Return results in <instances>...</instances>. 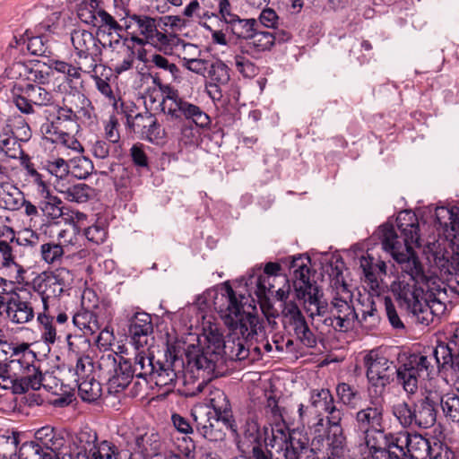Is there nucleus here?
<instances>
[{"instance_id": "nucleus-28", "label": "nucleus", "mask_w": 459, "mask_h": 459, "mask_svg": "<svg viewBox=\"0 0 459 459\" xmlns=\"http://www.w3.org/2000/svg\"><path fill=\"white\" fill-rule=\"evenodd\" d=\"M400 438V445L404 448L405 459H427L429 455L432 438H425L420 434H407Z\"/></svg>"}, {"instance_id": "nucleus-9", "label": "nucleus", "mask_w": 459, "mask_h": 459, "mask_svg": "<svg viewBox=\"0 0 459 459\" xmlns=\"http://www.w3.org/2000/svg\"><path fill=\"white\" fill-rule=\"evenodd\" d=\"M310 263L311 260L307 255H300L292 257L290 268L293 273V286L298 299H305L310 305L316 306V311L312 312L311 316H323L325 307L321 305V290L316 281L311 279Z\"/></svg>"}, {"instance_id": "nucleus-62", "label": "nucleus", "mask_w": 459, "mask_h": 459, "mask_svg": "<svg viewBox=\"0 0 459 459\" xmlns=\"http://www.w3.org/2000/svg\"><path fill=\"white\" fill-rule=\"evenodd\" d=\"M120 53L123 55V59L121 62L117 63L115 67V71L117 74H121L132 68L134 58H135V51L133 46L126 44L124 42L122 50Z\"/></svg>"}, {"instance_id": "nucleus-7", "label": "nucleus", "mask_w": 459, "mask_h": 459, "mask_svg": "<svg viewBox=\"0 0 459 459\" xmlns=\"http://www.w3.org/2000/svg\"><path fill=\"white\" fill-rule=\"evenodd\" d=\"M368 305L362 310L361 318L359 319L352 304V295L346 290L343 296H336L331 302V316L324 319V324L332 326L335 331L346 333L352 330L356 321L367 328L376 326L379 322V315L372 298H368Z\"/></svg>"}, {"instance_id": "nucleus-4", "label": "nucleus", "mask_w": 459, "mask_h": 459, "mask_svg": "<svg viewBox=\"0 0 459 459\" xmlns=\"http://www.w3.org/2000/svg\"><path fill=\"white\" fill-rule=\"evenodd\" d=\"M205 345L202 351L194 358L188 359V363L198 370L206 372L208 376H218L223 370L226 362L242 360L248 357L249 351L242 341L225 342L222 333L216 326L204 329Z\"/></svg>"}, {"instance_id": "nucleus-43", "label": "nucleus", "mask_w": 459, "mask_h": 459, "mask_svg": "<svg viewBox=\"0 0 459 459\" xmlns=\"http://www.w3.org/2000/svg\"><path fill=\"white\" fill-rule=\"evenodd\" d=\"M45 139L55 144H61L62 146L70 149L77 153L83 152V147L82 143L75 138L72 132L70 133H59V134H48L44 135Z\"/></svg>"}, {"instance_id": "nucleus-36", "label": "nucleus", "mask_w": 459, "mask_h": 459, "mask_svg": "<svg viewBox=\"0 0 459 459\" xmlns=\"http://www.w3.org/2000/svg\"><path fill=\"white\" fill-rule=\"evenodd\" d=\"M79 395L84 402L92 403L97 401L101 396V385L94 377L77 380Z\"/></svg>"}, {"instance_id": "nucleus-60", "label": "nucleus", "mask_w": 459, "mask_h": 459, "mask_svg": "<svg viewBox=\"0 0 459 459\" xmlns=\"http://www.w3.org/2000/svg\"><path fill=\"white\" fill-rule=\"evenodd\" d=\"M323 413L316 411L310 404L300 403L298 407V421L306 428L307 425L323 417Z\"/></svg>"}, {"instance_id": "nucleus-44", "label": "nucleus", "mask_w": 459, "mask_h": 459, "mask_svg": "<svg viewBox=\"0 0 459 459\" xmlns=\"http://www.w3.org/2000/svg\"><path fill=\"white\" fill-rule=\"evenodd\" d=\"M392 413L403 428L415 426L414 409L408 403L402 402L393 405Z\"/></svg>"}, {"instance_id": "nucleus-29", "label": "nucleus", "mask_w": 459, "mask_h": 459, "mask_svg": "<svg viewBox=\"0 0 459 459\" xmlns=\"http://www.w3.org/2000/svg\"><path fill=\"white\" fill-rule=\"evenodd\" d=\"M281 323L288 333H293L307 322L296 302L290 301L282 304Z\"/></svg>"}, {"instance_id": "nucleus-16", "label": "nucleus", "mask_w": 459, "mask_h": 459, "mask_svg": "<svg viewBox=\"0 0 459 459\" xmlns=\"http://www.w3.org/2000/svg\"><path fill=\"white\" fill-rule=\"evenodd\" d=\"M20 93L13 96V103L23 114L35 113V107H45L52 103L53 95L40 85L26 83L19 88Z\"/></svg>"}, {"instance_id": "nucleus-38", "label": "nucleus", "mask_w": 459, "mask_h": 459, "mask_svg": "<svg viewBox=\"0 0 459 459\" xmlns=\"http://www.w3.org/2000/svg\"><path fill=\"white\" fill-rule=\"evenodd\" d=\"M275 282L273 281V277H264L251 273L246 282L247 286H255V293L258 299H266L269 294L274 293Z\"/></svg>"}, {"instance_id": "nucleus-59", "label": "nucleus", "mask_w": 459, "mask_h": 459, "mask_svg": "<svg viewBox=\"0 0 459 459\" xmlns=\"http://www.w3.org/2000/svg\"><path fill=\"white\" fill-rule=\"evenodd\" d=\"M14 245L16 242L0 239V268L10 267L15 264Z\"/></svg>"}, {"instance_id": "nucleus-45", "label": "nucleus", "mask_w": 459, "mask_h": 459, "mask_svg": "<svg viewBox=\"0 0 459 459\" xmlns=\"http://www.w3.org/2000/svg\"><path fill=\"white\" fill-rule=\"evenodd\" d=\"M62 244L50 241L40 246L41 258L49 264L60 263L65 254Z\"/></svg>"}, {"instance_id": "nucleus-55", "label": "nucleus", "mask_w": 459, "mask_h": 459, "mask_svg": "<svg viewBox=\"0 0 459 459\" xmlns=\"http://www.w3.org/2000/svg\"><path fill=\"white\" fill-rule=\"evenodd\" d=\"M52 72L49 66L46 69H41L39 64H36L33 66L29 65V74L27 83H33L42 85L48 83L50 80Z\"/></svg>"}, {"instance_id": "nucleus-51", "label": "nucleus", "mask_w": 459, "mask_h": 459, "mask_svg": "<svg viewBox=\"0 0 459 459\" xmlns=\"http://www.w3.org/2000/svg\"><path fill=\"white\" fill-rule=\"evenodd\" d=\"M243 436L252 446L263 444L264 438L258 421L254 418H248L243 428Z\"/></svg>"}, {"instance_id": "nucleus-31", "label": "nucleus", "mask_w": 459, "mask_h": 459, "mask_svg": "<svg viewBox=\"0 0 459 459\" xmlns=\"http://www.w3.org/2000/svg\"><path fill=\"white\" fill-rule=\"evenodd\" d=\"M58 192L68 202L83 204L90 200L94 189L84 183H79L72 186L62 185L58 188Z\"/></svg>"}, {"instance_id": "nucleus-39", "label": "nucleus", "mask_w": 459, "mask_h": 459, "mask_svg": "<svg viewBox=\"0 0 459 459\" xmlns=\"http://www.w3.org/2000/svg\"><path fill=\"white\" fill-rule=\"evenodd\" d=\"M438 403L444 415L453 422H459V395L455 393L439 394Z\"/></svg>"}, {"instance_id": "nucleus-20", "label": "nucleus", "mask_w": 459, "mask_h": 459, "mask_svg": "<svg viewBox=\"0 0 459 459\" xmlns=\"http://www.w3.org/2000/svg\"><path fill=\"white\" fill-rule=\"evenodd\" d=\"M61 106L85 125L91 126L97 122L95 108L91 100L79 91L66 93Z\"/></svg>"}, {"instance_id": "nucleus-18", "label": "nucleus", "mask_w": 459, "mask_h": 459, "mask_svg": "<svg viewBox=\"0 0 459 459\" xmlns=\"http://www.w3.org/2000/svg\"><path fill=\"white\" fill-rule=\"evenodd\" d=\"M191 416L196 431L210 442H221L226 438V428L222 420L212 415L211 411H204L202 409L193 410Z\"/></svg>"}, {"instance_id": "nucleus-53", "label": "nucleus", "mask_w": 459, "mask_h": 459, "mask_svg": "<svg viewBox=\"0 0 459 459\" xmlns=\"http://www.w3.org/2000/svg\"><path fill=\"white\" fill-rule=\"evenodd\" d=\"M19 459H52L33 441L23 443L19 449Z\"/></svg>"}, {"instance_id": "nucleus-34", "label": "nucleus", "mask_w": 459, "mask_h": 459, "mask_svg": "<svg viewBox=\"0 0 459 459\" xmlns=\"http://www.w3.org/2000/svg\"><path fill=\"white\" fill-rule=\"evenodd\" d=\"M55 316L51 314L50 308L37 313V321L41 331V339L48 344H54L57 338L56 329L53 324Z\"/></svg>"}, {"instance_id": "nucleus-47", "label": "nucleus", "mask_w": 459, "mask_h": 459, "mask_svg": "<svg viewBox=\"0 0 459 459\" xmlns=\"http://www.w3.org/2000/svg\"><path fill=\"white\" fill-rule=\"evenodd\" d=\"M70 162V172L79 179L86 178L93 170L91 160L84 156L74 158Z\"/></svg>"}, {"instance_id": "nucleus-58", "label": "nucleus", "mask_w": 459, "mask_h": 459, "mask_svg": "<svg viewBox=\"0 0 459 459\" xmlns=\"http://www.w3.org/2000/svg\"><path fill=\"white\" fill-rule=\"evenodd\" d=\"M5 76L13 81L28 82L29 65L14 62L4 71Z\"/></svg>"}, {"instance_id": "nucleus-56", "label": "nucleus", "mask_w": 459, "mask_h": 459, "mask_svg": "<svg viewBox=\"0 0 459 459\" xmlns=\"http://www.w3.org/2000/svg\"><path fill=\"white\" fill-rule=\"evenodd\" d=\"M454 453L446 444L432 437L431 447L429 448V459H454Z\"/></svg>"}, {"instance_id": "nucleus-12", "label": "nucleus", "mask_w": 459, "mask_h": 459, "mask_svg": "<svg viewBox=\"0 0 459 459\" xmlns=\"http://www.w3.org/2000/svg\"><path fill=\"white\" fill-rule=\"evenodd\" d=\"M100 370L108 376V385L115 393L124 390L135 377L134 364L130 359L117 353L102 355L99 361Z\"/></svg>"}, {"instance_id": "nucleus-32", "label": "nucleus", "mask_w": 459, "mask_h": 459, "mask_svg": "<svg viewBox=\"0 0 459 459\" xmlns=\"http://www.w3.org/2000/svg\"><path fill=\"white\" fill-rule=\"evenodd\" d=\"M325 447L332 458H341L346 448V437L342 429H328Z\"/></svg>"}, {"instance_id": "nucleus-17", "label": "nucleus", "mask_w": 459, "mask_h": 459, "mask_svg": "<svg viewBox=\"0 0 459 459\" xmlns=\"http://www.w3.org/2000/svg\"><path fill=\"white\" fill-rule=\"evenodd\" d=\"M66 342L68 350L71 353L74 354L76 364L74 368V381L83 380L93 377L94 365L92 359L89 355H85L84 351L91 346V342L88 338L82 335H66Z\"/></svg>"}, {"instance_id": "nucleus-37", "label": "nucleus", "mask_w": 459, "mask_h": 459, "mask_svg": "<svg viewBox=\"0 0 459 459\" xmlns=\"http://www.w3.org/2000/svg\"><path fill=\"white\" fill-rule=\"evenodd\" d=\"M273 35L268 30H260L259 25L247 39V47L255 52L270 50L273 46Z\"/></svg>"}, {"instance_id": "nucleus-57", "label": "nucleus", "mask_w": 459, "mask_h": 459, "mask_svg": "<svg viewBox=\"0 0 459 459\" xmlns=\"http://www.w3.org/2000/svg\"><path fill=\"white\" fill-rule=\"evenodd\" d=\"M117 456V447L104 440L99 445L98 449L91 448L89 459H118Z\"/></svg>"}, {"instance_id": "nucleus-19", "label": "nucleus", "mask_w": 459, "mask_h": 459, "mask_svg": "<svg viewBox=\"0 0 459 459\" xmlns=\"http://www.w3.org/2000/svg\"><path fill=\"white\" fill-rule=\"evenodd\" d=\"M128 128L138 134L141 139L152 143H159L165 135L156 116L148 110L136 113L134 118L131 117Z\"/></svg>"}, {"instance_id": "nucleus-35", "label": "nucleus", "mask_w": 459, "mask_h": 459, "mask_svg": "<svg viewBox=\"0 0 459 459\" xmlns=\"http://www.w3.org/2000/svg\"><path fill=\"white\" fill-rule=\"evenodd\" d=\"M24 204V195L13 183L0 189V205L6 210L16 211Z\"/></svg>"}, {"instance_id": "nucleus-6", "label": "nucleus", "mask_w": 459, "mask_h": 459, "mask_svg": "<svg viewBox=\"0 0 459 459\" xmlns=\"http://www.w3.org/2000/svg\"><path fill=\"white\" fill-rule=\"evenodd\" d=\"M183 359L178 354V349L174 345H167L163 359H155L145 351H139L134 357V368L135 377L153 381L158 386L172 385L182 373Z\"/></svg>"}, {"instance_id": "nucleus-23", "label": "nucleus", "mask_w": 459, "mask_h": 459, "mask_svg": "<svg viewBox=\"0 0 459 459\" xmlns=\"http://www.w3.org/2000/svg\"><path fill=\"white\" fill-rule=\"evenodd\" d=\"M32 441L52 459H59L60 451L65 444L62 433L51 426H44L37 429Z\"/></svg>"}, {"instance_id": "nucleus-64", "label": "nucleus", "mask_w": 459, "mask_h": 459, "mask_svg": "<svg viewBox=\"0 0 459 459\" xmlns=\"http://www.w3.org/2000/svg\"><path fill=\"white\" fill-rule=\"evenodd\" d=\"M234 60L237 70L245 77L253 78L258 74V67L246 56L237 55Z\"/></svg>"}, {"instance_id": "nucleus-61", "label": "nucleus", "mask_w": 459, "mask_h": 459, "mask_svg": "<svg viewBox=\"0 0 459 459\" xmlns=\"http://www.w3.org/2000/svg\"><path fill=\"white\" fill-rule=\"evenodd\" d=\"M183 66L197 74L204 75L208 72L210 62L205 59L182 56Z\"/></svg>"}, {"instance_id": "nucleus-10", "label": "nucleus", "mask_w": 459, "mask_h": 459, "mask_svg": "<svg viewBox=\"0 0 459 459\" xmlns=\"http://www.w3.org/2000/svg\"><path fill=\"white\" fill-rule=\"evenodd\" d=\"M163 93L160 102L161 110L164 114L173 118H181L184 117L186 120H191L196 126L206 128L211 124L210 117L197 105L185 100L179 96L178 90L169 85L160 83Z\"/></svg>"}, {"instance_id": "nucleus-48", "label": "nucleus", "mask_w": 459, "mask_h": 459, "mask_svg": "<svg viewBox=\"0 0 459 459\" xmlns=\"http://www.w3.org/2000/svg\"><path fill=\"white\" fill-rule=\"evenodd\" d=\"M336 394L340 402L348 407L353 408L359 396L358 389L348 383L342 382L336 385Z\"/></svg>"}, {"instance_id": "nucleus-30", "label": "nucleus", "mask_w": 459, "mask_h": 459, "mask_svg": "<svg viewBox=\"0 0 459 459\" xmlns=\"http://www.w3.org/2000/svg\"><path fill=\"white\" fill-rule=\"evenodd\" d=\"M433 356L438 368L459 370L458 353L447 343H438L433 351Z\"/></svg>"}, {"instance_id": "nucleus-15", "label": "nucleus", "mask_w": 459, "mask_h": 459, "mask_svg": "<svg viewBox=\"0 0 459 459\" xmlns=\"http://www.w3.org/2000/svg\"><path fill=\"white\" fill-rule=\"evenodd\" d=\"M37 301L38 297L30 291L12 292L8 297L6 318L15 325L31 322L38 313L34 307Z\"/></svg>"}, {"instance_id": "nucleus-11", "label": "nucleus", "mask_w": 459, "mask_h": 459, "mask_svg": "<svg viewBox=\"0 0 459 459\" xmlns=\"http://www.w3.org/2000/svg\"><path fill=\"white\" fill-rule=\"evenodd\" d=\"M71 280L70 271L58 268L54 272H44L32 281V290L42 303V308H49L51 299L60 296Z\"/></svg>"}, {"instance_id": "nucleus-24", "label": "nucleus", "mask_w": 459, "mask_h": 459, "mask_svg": "<svg viewBox=\"0 0 459 459\" xmlns=\"http://www.w3.org/2000/svg\"><path fill=\"white\" fill-rule=\"evenodd\" d=\"M20 133L14 135L9 125H6L0 133V152L6 157L16 159L23 153L18 137L21 140H29L30 137V129L27 124L20 128Z\"/></svg>"}, {"instance_id": "nucleus-46", "label": "nucleus", "mask_w": 459, "mask_h": 459, "mask_svg": "<svg viewBox=\"0 0 459 459\" xmlns=\"http://www.w3.org/2000/svg\"><path fill=\"white\" fill-rule=\"evenodd\" d=\"M45 195L47 200L42 202L40 206L43 214L51 220H56L60 217L64 219L65 211L60 206L62 201L56 196L50 195V194L48 195V194Z\"/></svg>"}, {"instance_id": "nucleus-5", "label": "nucleus", "mask_w": 459, "mask_h": 459, "mask_svg": "<svg viewBox=\"0 0 459 459\" xmlns=\"http://www.w3.org/2000/svg\"><path fill=\"white\" fill-rule=\"evenodd\" d=\"M124 30L130 35V41L141 47L151 44L166 56H172L180 47L186 50H196L191 43L185 42L178 35L167 34L158 30L155 18L146 14L126 13L121 20Z\"/></svg>"}, {"instance_id": "nucleus-54", "label": "nucleus", "mask_w": 459, "mask_h": 459, "mask_svg": "<svg viewBox=\"0 0 459 459\" xmlns=\"http://www.w3.org/2000/svg\"><path fill=\"white\" fill-rule=\"evenodd\" d=\"M27 49L31 55L39 56L48 57L52 54L48 41L40 36L30 38L27 43Z\"/></svg>"}, {"instance_id": "nucleus-42", "label": "nucleus", "mask_w": 459, "mask_h": 459, "mask_svg": "<svg viewBox=\"0 0 459 459\" xmlns=\"http://www.w3.org/2000/svg\"><path fill=\"white\" fill-rule=\"evenodd\" d=\"M312 437L311 446L320 451L325 447V441L327 431L325 427V417L318 418L316 420L306 426Z\"/></svg>"}, {"instance_id": "nucleus-33", "label": "nucleus", "mask_w": 459, "mask_h": 459, "mask_svg": "<svg viewBox=\"0 0 459 459\" xmlns=\"http://www.w3.org/2000/svg\"><path fill=\"white\" fill-rule=\"evenodd\" d=\"M272 435L273 439L270 441V446L273 448L275 446L279 447V450H277V456L275 459H299L295 450L289 448L288 440L290 435L285 429H273Z\"/></svg>"}, {"instance_id": "nucleus-1", "label": "nucleus", "mask_w": 459, "mask_h": 459, "mask_svg": "<svg viewBox=\"0 0 459 459\" xmlns=\"http://www.w3.org/2000/svg\"><path fill=\"white\" fill-rule=\"evenodd\" d=\"M398 236L393 224L379 227L378 234L383 248L398 264L403 277L391 285V290L400 307L404 308L417 324L429 325L443 315L449 302L446 284L440 278L428 274L416 255L413 246L420 247V226L415 213L399 212L396 218Z\"/></svg>"}, {"instance_id": "nucleus-26", "label": "nucleus", "mask_w": 459, "mask_h": 459, "mask_svg": "<svg viewBox=\"0 0 459 459\" xmlns=\"http://www.w3.org/2000/svg\"><path fill=\"white\" fill-rule=\"evenodd\" d=\"M85 299L86 293L82 298V307L72 315V319L74 325L83 332L82 335L87 338V335H92L100 330L101 324L93 311V308H97L98 306L96 304L87 306Z\"/></svg>"}, {"instance_id": "nucleus-8", "label": "nucleus", "mask_w": 459, "mask_h": 459, "mask_svg": "<svg viewBox=\"0 0 459 459\" xmlns=\"http://www.w3.org/2000/svg\"><path fill=\"white\" fill-rule=\"evenodd\" d=\"M225 293L221 299L225 305L220 306V313L224 319L225 324L233 331L238 330L241 335L246 339H255L262 341L265 337V328L263 320L252 313H245L243 306L236 296V293L230 283L224 284Z\"/></svg>"}, {"instance_id": "nucleus-2", "label": "nucleus", "mask_w": 459, "mask_h": 459, "mask_svg": "<svg viewBox=\"0 0 459 459\" xmlns=\"http://www.w3.org/2000/svg\"><path fill=\"white\" fill-rule=\"evenodd\" d=\"M364 364L367 368L366 375L368 383L376 388H380L381 392L393 380L394 368H395L397 383L408 394H416L419 380L429 377L434 368L431 358L420 353L411 354L403 361H400L399 366L395 368L387 358L375 351H370L364 357Z\"/></svg>"}, {"instance_id": "nucleus-27", "label": "nucleus", "mask_w": 459, "mask_h": 459, "mask_svg": "<svg viewBox=\"0 0 459 459\" xmlns=\"http://www.w3.org/2000/svg\"><path fill=\"white\" fill-rule=\"evenodd\" d=\"M153 332L152 317L145 312H137L130 319L129 333L136 350L147 344L148 337Z\"/></svg>"}, {"instance_id": "nucleus-40", "label": "nucleus", "mask_w": 459, "mask_h": 459, "mask_svg": "<svg viewBox=\"0 0 459 459\" xmlns=\"http://www.w3.org/2000/svg\"><path fill=\"white\" fill-rule=\"evenodd\" d=\"M229 25L237 38L247 40L259 24L255 19H240L238 15H236Z\"/></svg>"}, {"instance_id": "nucleus-22", "label": "nucleus", "mask_w": 459, "mask_h": 459, "mask_svg": "<svg viewBox=\"0 0 459 459\" xmlns=\"http://www.w3.org/2000/svg\"><path fill=\"white\" fill-rule=\"evenodd\" d=\"M439 394L435 391H428L423 398L417 400L413 403L414 424L420 429H429L435 425L437 421V405L438 403Z\"/></svg>"}, {"instance_id": "nucleus-50", "label": "nucleus", "mask_w": 459, "mask_h": 459, "mask_svg": "<svg viewBox=\"0 0 459 459\" xmlns=\"http://www.w3.org/2000/svg\"><path fill=\"white\" fill-rule=\"evenodd\" d=\"M96 19L98 25H94V27L107 30L109 33H118L124 30L125 23L119 24L116 19L104 9L97 10Z\"/></svg>"}, {"instance_id": "nucleus-41", "label": "nucleus", "mask_w": 459, "mask_h": 459, "mask_svg": "<svg viewBox=\"0 0 459 459\" xmlns=\"http://www.w3.org/2000/svg\"><path fill=\"white\" fill-rule=\"evenodd\" d=\"M334 400L331 391L327 388L313 389L310 391L308 404L316 411L323 413Z\"/></svg>"}, {"instance_id": "nucleus-52", "label": "nucleus", "mask_w": 459, "mask_h": 459, "mask_svg": "<svg viewBox=\"0 0 459 459\" xmlns=\"http://www.w3.org/2000/svg\"><path fill=\"white\" fill-rule=\"evenodd\" d=\"M44 168L56 178L63 179L70 173V165L63 158H53L46 160Z\"/></svg>"}, {"instance_id": "nucleus-21", "label": "nucleus", "mask_w": 459, "mask_h": 459, "mask_svg": "<svg viewBox=\"0 0 459 459\" xmlns=\"http://www.w3.org/2000/svg\"><path fill=\"white\" fill-rule=\"evenodd\" d=\"M365 444L370 455L377 459L387 457L388 459H405L404 448L400 445V438L392 433L381 434L384 437L383 444L378 443L373 435L363 434Z\"/></svg>"}, {"instance_id": "nucleus-49", "label": "nucleus", "mask_w": 459, "mask_h": 459, "mask_svg": "<svg viewBox=\"0 0 459 459\" xmlns=\"http://www.w3.org/2000/svg\"><path fill=\"white\" fill-rule=\"evenodd\" d=\"M207 73L211 80L218 84L226 85L230 82V69L220 60L211 63Z\"/></svg>"}, {"instance_id": "nucleus-13", "label": "nucleus", "mask_w": 459, "mask_h": 459, "mask_svg": "<svg viewBox=\"0 0 459 459\" xmlns=\"http://www.w3.org/2000/svg\"><path fill=\"white\" fill-rule=\"evenodd\" d=\"M385 399L382 396L370 397L368 403L354 416V428L361 434L374 432L384 434Z\"/></svg>"}, {"instance_id": "nucleus-63", "label": "nucleus", "mask_w": 459, "mask_h": 459, "mask_svg": "<svg viewBox=\"0 0 459 459\" xmlns=\"http://www.w3.org/2000/svg\"><path fill=\"white\" fill-rule=\"evenodd\" d=\"M384 304L385 307V314L387 319L392 325V327L395 330L402 331L405 329V325L399 316L397 310L393 303V300L390 297L384 298Z\"/></svg>"}, {"instance_id": "nucleus-25", "label": "nucleus", "mask_w": 459, "mask_h": 459, "mask_svg": "<svg viewBox=\"0 0 459 459\" xmlns=\"http://www.w3.org/2000/svg\"><path fill=\"white\" fill-rule=\"evenodd\" d=\"M209 401L213 409L212 415L220 417L226 429L237 433L238 426L233 416L230 402L226 394L221 389H214L210 393Z\"/></svg>"}, {"instance_id": "nucleus-3", "label": "nucleus", "mask_w": 459, "mask_h": 459, "mask_svg": "<svg viewBox=\"0 0 459 459\" xmlns=\"http://www.w3.org/2000/svg\"><path fill=\"white\" fill-rule=\"evenodd\" d=\"M0 379L4 388L11 387L17 394L41 387L43 375L29 343L0 344Z\"/></svg>"}, {"instance_id": "nucleus-14", "label": "nucleus", "mask_w": 459, "mask_h": 459, "mask_svg": "<svg viewBox=\"0 0 459 459\" xmlns=\"http://www.w3.org/2000/svg\"><path fill=\"white\" fill-rule=\"evenodd\" d=\"M71 41L78 63L86 66L87 69H96L102 54L100 40L91 31L74 30L71 33Z\"/></svg>"}]
</instances>
